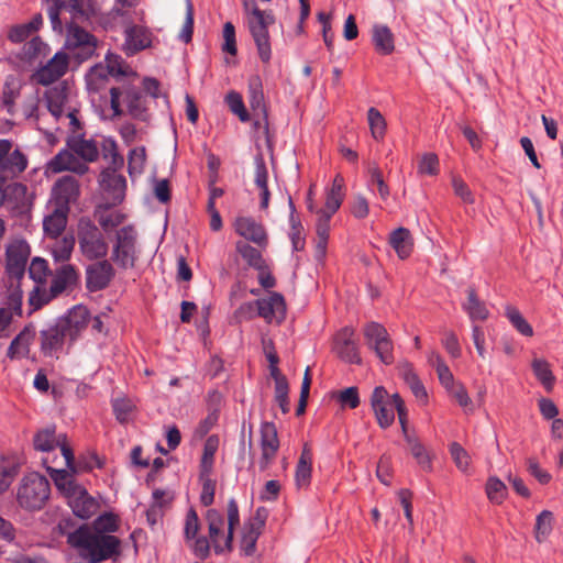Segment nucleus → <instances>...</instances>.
I'll list each match as a JSON object with an SVG mask.
<instances>
[{
    "label": "nucleus",
    "instance_id": "obj_44",
    "mask_svg": "<svg viewBox=\"0 0 563 563\" xmlns=\"http://www.w3.org/2000/svg\"><path fill=\"white\" fill-rule=\"evenodd\" d=\"M102 468L103 462L100 461L97 453H88L79 455L78 459H76L75 454L73 453V477L82 472H91L93 468Z\"/></svg>",
    "mask_w": 563,
    "mask_h": 563
},
{
    "label": "nucleus",
    "instance_id": "obj_29",
    "mask_svg": "<svg viewBox=\"0 0 563 563\" xmlns=\"http://www.w3.org/2000/svg\"><path fill=\"white\" fill-rule=\"evenodd\" d=\"M45 286L46 284H37L30 292L29 303L32 310H37L49 302L65 289L66 284H52L49 289Z\"/></svg>",
    "mask_w": 563,
    "mask_h": 563
},
{
    "label": "nucleus",
    "instance_id": "obj_22",
    "mask_svg": "<svg viewBox=\"0 0 563 563\" xmlns=\"http://www.w3.org/2000/svg\"><path fill=\"white\" fill-rule=\"evenodd\" d=\"M234 230L246 241H251L260 247L265 249L268 244L265 228L252 217H238L234 221Z\"/></svg>",
    "mask_w": 563,
    "mask_h": 563
},
{
    "label": "nucleus",
    "instance_id": "obj_32",
    "mask_svg": "<svg viewBox=\"0 0 563 563\" xmlns=\"http://www.w3.org/2000/svg\"><path fill=\"white\" fill-rule=\"evenodd\" d=\"M389 243L401 260L407 258L412 251L410 231L404 227L397 228L390 233Z\"/></svg>",
    "mask_w": 563,
    "mask_h": 563
},
{
    "label": "nucleus",
    "instance_id": "obj_23",
    "mask_svg": "<svg viewBox=\"0 0 563 563\" xmlns=\"http://www.w3.org/2000/svg\"><path fill=\"white\" fill-rule=\"evenodd\" d=\"M388 398V391L384 386H376L371 395V406L382 429L389 428L395 421L394 411L387 408Z\"/></svg>",
    "mask_w": 563,
    "mask_h": 563
},
{
    "label": "nucleus",
    "instance_id": "obj_6",
    "mask_svg": "<svg viewBox=\"0 0 563 563\" xmlns=\"http://www.w3.org/2000/svg\"><path fill=\"white\" fill-rule=\"evenodd\" d=\"M110 93V108L113 117H119L123 113L120 98L122 95L125 97L128 113L135 120L147 122L150 119L148 109L143 93L134 86L128 85L125 89L120 87H111Z\"/></svg>",
    "mask_w": 563,
    "mask_h": 563
},
{
    "label": "nucleus",
    "instance_id": "obj_17",
    "mask_svg": "<svg viewBox=\"0 0 563 563\" xmlns=\"http://www.w3.org/2000/svg\"><path fill=\"white\" fill-rule=\"evenodd\" d=\"M235 247L247 265L257 271V282H276L269 265L256 247L245 241H238Z\"/></svg>",
    "mask_w": 563,
    "mask_h": 563
},
{
    "label": "nucleus",
    "instance_id": "obj_35",
    "mask_svg": "<svg viewBox=\"0 0 563 563\" xmlns=\"http://www.w3.org/2000/svg\"><path fill=\"white\" fill-rule=\"evenodd\" d=\"M66 148L56 154L45 166V175L47 177L70 170V135L65 137Z\"/></svg>",
    "mask_w": 563,
    "mask_h": 563
},
{
    "label": "nucleus",
    "instance_id": "obj_54",
    "mask_svg": "<svg viewBox=\"0 0 563 563\" xmlns=\"http://www.w3.org/2000/svg\"><path fill=\"white\" fill-rule=\"evenodd\" d=\"M506 316L509 319L512 327L522 335L531 336L533 334L532 327L522 317L520 311L511 306H507Z\"/></svg>",
    "mask_w": 563,
    "mask_h": 563
},
{
    "label": "nucleus",
    "instance_id": "obj_15",
    "mask_svg": "<svg viewBox=\"0 0 563 563\" xmlns=\"http://www.w3.org/2000/svg\"><path fill=\"white\" fill-rule=\"evenodd\" d=\"M101 508L99 498L92 496L84 485L73 479V516L87 521Z\"/></svg>",
    "mask_w": 563,
    "mask_h": 563
},
{
    "label": "nucleus",
    "instance_id": "obj_30",
    "mask_svg": "<svg viewBox=\"0 0 563 563\" xmlns=\"http://www.w3.org/2000/svg\"><path fill=\"white\" fill-rule=\"evenodd\" d=\"M372 42L380 55H390L395 51V38L391 30L385 24L373 26Z\"/></svg>",
    "mask_w": 563,
    "mask_h": 563
},
{
    "label": "nucleus",
    "instance_id": "obj_40",
    "mask_svg": "<svg viewBox=\"0 0 563 563\" xmlns=\"http://www.w3.org/2000/svg\"><path fill=\"white\" fill-rule=\"evenodd\" d=\"M263 531L256 530L253 526H249L244 523L241 540H240V551L243 556H252L255 554L257 549V540L262 536Z\"/></svg>",
    "mask_w": 563,
    "mask_h": 563
},
{
    "label": "nucleus",
    "instance_id": "obj_1",
    "mask_svg": "<svg viewBox=\"0 0 563 563\" xmlns=\"http://www.w3.org/2000/svg\"><path fill=\"white\" fill-rule=\"evenodd\" d=\"M121 540L113 534L92 532L89 525L73 530V548L87 563H102L121 554Z\"/></svg>",
    "mask_w": 563,
    "mask_h": 563
},
{
    "label": "nucleus",
    "instance_id": "obj_42",
    "mask_svg": "<svg viewBox=\"0 0 563 563\" xmlns=\"http://www.w3.org/2000/svg\"><path fill=\"white\" fill-rule=\"evenodd\" d=\"M56 488L65 497L67 505L70 504V476L66 468L46 466Z\"/></svg>",
    "mask_w": 563,
    "mask_h": 563
},
{
    "label": "nucleus",
    "instance_id": "obj_26",
    "mask_svg": "<svg viewBox=\"0 0 563 563\" xmlns=\"http://www.w3.org/2000/svg\"><path fill=\"white\" fill-rule=\"evenodd\" d=\"M466 295V300L462 302V309L471 322L476 324L477 321H486L490 316L486 302L479 298L474 287H470Z\"/></svg>",
    "mask_w": 563,
    "mask_h": 563
},
{
    "label": "nucleus",
    "instance_id": "obj_34",
    "mask_svg": "<svg viewBox=\"0 0 563 563\" xmlns=\"http://www.w3.org/2000/svg\"><path fill=\"white\" fill-rule=\"evenodd\" d=\"M312 473L311 451L307 444L303 445L300 457L298 460L295 481L298 487L308 486L310 484Z\"/></svg>",
    "mask_w": 563,
    "mask_h": 563
},
{
    "label": "nucleus",
    "instance_id": "obj_3",
    "mask_svg": "<svg viewBox=\"0 0 563 563\" xmlns=\"http://www.w3.org/2000/svg\"><path fill=\"white\" fill-rule=\"evenodd\" d=\"M243 10L247 15V27L256 45L260 59L267 64L272 58L268 26L275 23L272 10H261L256 0H243Z\"/></svg>",
    "mask_w": 563,
    "mask_h": 563
},
{
    "label": "nucleus",
    "instance_id": "obj_16",
    "mask_svg": "<svg viewBox=\"0 0 563 563\" xmlns=\"http://www.w3.org/2000/svg\"><path fill=\"white\" fill-rule=\"evenodd\" d=\"M33 445L36 451L47 452L55 446H59L62 456L66 465L70 464V448L66 434L55 435V428H45L36 432L33 439Z\"/></svg>",
    "mask_w": 563,
    "mask_h": 563
},
{
    "label": "nucleus",
    "instance_id": "obj_48",
    "mask_svg": "<svg viewBox=\"0 0 563 563\" xmlns=\"http://www.w3.org/2000/svg\"><path fill=\"white\" fill-rule=\"evenodd\" d=\"M367 121L373 139L380 141L386 134V120L378 109L371 107L367 111Z\"/></svg>",
    "mask_w": 563,
    "mask_h": 563
},
{
    "label": "nucleus",
    "instance_id": "obj_53",
    "mask_svg": "<svg viewBox=\"0 0 563 563\" xmlns=\"http://www.w3.org/2000/svg\"><path fill=\"white\" fill-rule=\"evenodd\" d=\"M368 174H369V178H368L367 186H368L369 190H373V186L376 185L379 197L384 201L387 200L390 195V191H389L388 185L385 183V180L383 178V174H382V170L379 169V167L377 165L371 166L368 168Z\"/></svg>",
    "mask_w": 563,
    "mask_h": 563
},
{
    "label": "nucleus",
    "instance_id": "obj_4",
    "mask_svg": "<svg viewBox=\"0 0 563 563\" xmlns=\"http://www.w3.org/2000/svg\"><path fill=\"white\" fill-rule=\"evenodd\" d=\"M70 202V176L57 179L51 191L52 212L43 221L44 231L51 238H57L65 230L68 221Z\"/></svg>",
    "mask_w": 563,
    "mask_h": 563
},
{
    "label": "nucleus",
    "instance_id": "obj_11",
    "mask_svg": "<svg viewBox=\"0 0 563 563\" xmlns=\"http://www.w3.org/2000/svg\"><path fill=\"white\" fill-rule=\"evenodd\" d=\"M106 67H91L90 74L88 75L87 79V86L89 90H92L93 78L98 79L100 81V85H102L108 79L107 74L115 78L123 77L126 75V71L123 67L124 60L120 55L109 52L106 55ZM98 89L99 87H95V91L90 92L92 106H96ZM98 100L103 101L104 103H107L108 101L107 97L101 95H98Z\"/></svg>",
    "mask_w": 563,
    "mask_h": 563
},
{
    "label": "nucleus",
    "instance_id": "obj_27",
    "mask_svg": "<svg viewBox=\"0 0 563 563\" xmlns=\"http://www.w3.org/2000/svg\"><path fill=\"white\" fill-rule=\"evenodd\" d=\"M54 260V272L56 278L53 282H69L70 275V244L64 239L63 242L56 243L52 250Z\"/></svg>",
    "mask_w": 563,
    "mask_h": 563
},
{
    "label": "nucleus",
    "instance_id": "obj_9",
    "mask_svg": "<svg viewBox=\"0 0 563 563\" xmlns=\"http://www.w3.org/2000/svg\"><path fill=\"white\" fill-rule=\"evenodd\" d=\"M365 343L385 365L394 363V344L386 328L375 321L364 327Z\"/></svg>",
    "mask_w": 563,
    "mask_h": 563
},
{
    "label": "nucleus",
    "instance_id": "obj_58",
    "mask_svg": "<svg viewBox=\"0 0 563 563\" xmlns=\"http://www.w3.org/2000/svg\"><path fill=\"white\" fill-rule=\"evenodd\" d=\"M342 408L355 409L360 406L361 399L356 386L346 387L334 396Z\"/></svg>",
    "mask_w": 563,
    "mask_h": 563
},
{
    "label": "nucleus",
    "instance_id": "obj_33",
    "mask_svg": "<svg viewBox=\"0 0 563 563\" xmlns=\"http://www.w3.org/2000/svg\"><path fill=\"white\" fill-rule=\"evenodd\" d=\"M531 369L543 388L548 393H551L555 385L556 378L551 369L550 363L544 358L536 357L531 362Z\"/></svg>",
    "mask_w": 563,
    "mask_h": 563
},
{
    "label": "nucleus",
    "instance_id": "obj_47",
    "mask_svg": "<svg viewBox=\"0 0 563 563\" xmlns=\"http://www.w3.org/2000/svg\"><path fill=\"white\" fill-rule=\"evenodd\" d=\"M554 516L550 510H542L536 519L534 536L538 542L545 540L553 529Z\"/></svg>",
    "mask_w": 563,
    "mask_h": 563
},
{
    "label": "nucleus",
    "instance_id": "obj_19",
    "mask_svg": "<svg viewBox=\"0 0 563 563\" xmlns=\"http://www.w3.org/2000/svg\"><path fill=\"white\" fill-rule=\"evenodd\" d=\"M249 103L254 114L263 120L264 134L267 145L269 146V122L268 109L265 102L262 80L258 76L253 77L249 84Z\"/></svg>",
    "mask_w": 563,
    "mask_h": 563
},
{
    "label": "nucleus",
    "instance_id": "obj_31",
    "mask_svg": "<svg viewBox=\"0 0 563 563\" xmlns=\"http://www.w3.org/2000/svg\"><path fill=\"white\" fill-rule=\"evenodd\" d=\"M73 155L85 162H96L99 157L98 144L92 139H85L84 134L73 135Z\"/></svg>",
    "mask_w": 563,
    "mask_h": 563
},
{
    "label": "nucleus",
    "instance_id": "obj_12",
    "mask_svg": "<svg viewBox=\"0 0 563 563\" xmlns=\"http://www.w3.org/2000/svg\"><path fill=\"white\" fill-rule=\"evenodd\" d=\"M205 519L208 523V533L211 539L212 549L217 555H221L225 552L233 551L234 533L236 529L228 528L224 543L221 544L219 538L222 534V527L224 525V517L220 510L216 508H209L206 511Z\"/></svg>",
    "mask_w": 563,
    "mask_h": 563
},
{
    "label": "nucleus",
    "instance_id": "obj_57",
    "mask_svg": "<svg viewBox=\"0 0 563 563\" xmlns=\"http://www.w3.org/2000/svg\"><path fill=\"white\" fill-rule=\"evenodd\" d=\"M331 218L332 217L330 214H324V213L319 212L316 231H317V235L319 239L317 249H318V252H320L321 254H324V252H325V247H327V243H328V239H329Z\"/></svg>",
    "mask_w": 563,
    "mask_h": 563
},
{
    "label": "nucleus",
    "instance_id": "obj_49",
    "mask_svg": "<svg viewBox=\"0 0 563 563\" xmlns=\"http://www.w3.org/2000/svg\"><path fill=\"white\" fill-rule=\"evenodd\" d=\"M146 161V150L144 146L132 148L128 155V172L131 177L141 175Z\"/></svg>",
    "mask_w": 563,
    "mask_h": 563
},
{
    "label": "nucleus",
    "instance_id": "obj_64",
    "mask_svg": "<svg viewBox=\"0 0 563 563\" xmlns=\"http://www.w3.org/2000/svg\"><path fill=\"white\" fill-rule=\"evenodd\" d=\"M420 174L437 176L439 174V158L434 153H426L422 155L418 164Z\"/></svg>",
    "mask_w": 563,
    "mask_h": 563
},
{
    "label": "nucleus",
    "instance_id": "obj_8",
    "mask_svg": "<svg viewBox=\"0 0 563 563\" xmlns=\"http://www.w3.org/2000/svg\"><path fill=\"white\" fill-rule=\"evenodd\" d=\"M254 308H256L257 316L264 318L268 323L276 321L277 324H280L286 318V302L284 296L279 292H272L268 297L244 303L239 308L238 312L251 316Z\"/></svg>",
    "mask_w": 563,
    "mask_h": 563
},
{
    "label": "nucleus",
    "instance_id": "obj_24",
    "mask_svg": "<svg viewBox=\"0 0 563 563\" xmlns=\"http://www.w3.org/2000/svg\"><path fill=\"white\" fill-rule=\"evenodd\" d=\"M353 335V329L343 328L335 336V351L342 361L350 364H361L362 358Z\"/></svg>",
    "mask_w": 563,
    "mask_h": 563
},
{
    "label": "nucleus",
    "instance_id": "obj_14",
    "mask_svg": "<svg viewBox=\"0 0 563 563\" xmlns=\"http://www.w3.org/2000/svg\"><path fill=\"white\" fill-rule=\"evenodd\" d=\"M136 233L133 227L126 225L117 232V242L113 246L112 260L122 268H132L135 264Z\"/></svg>",
    "mask_w": 563,
    "mask_h": 563
},
{
    "label": "nucleus",
    "instance_id": "obj_41",
    "mask_svg": "<svg viewBox=\"0 0 563 563\" xmlns=\"http://www.w3.org/2000/svg\"><path fill=\"white\" fill-rule=\"evenodd\" d=\"M219 446V438L216 434L210 435L203 445V453L199 464V473L205 475L213 473L214 454Z\"/></svg>",
    "mask_w": 563,
    "mask_h": 563
},
{
    "label": "nucleus",
    "instance_id": "obj_2",
    "mask_svg": "<svg viewBox=\"0 0 563 563\" xmlns=\"http://www.w3.org/2000/svg\"><path fill=\"white\" fill-rule=\"evenodd\" d=\"M97 14L95 0H73V21L89 20ZM97 37L73 22V64L80 65L91 58L97 48Z\"/></svg>",
    "mask_w": 563,
    "mask_h": 563
},
{
    "label": "nucleus",
    "instance_id": "obj_62",
    "mask_svg": "<svg viewBox=\"0 0 563 563\" xmlns=\"http://www.w3.org/2000/svg\"><path fill=\"white\" fill-rule=\"evenodd\" d=\"M223 44L221 46L222 51L230 55H236V36H235V26L232 22H225L223 25Z\"/></svg>",
    "mask_w": 563,
    "mask_h": 563
},
{
    "label": "nucleus",
    "instance_id": "obj_46",
    "mask_svg": "<svg viewBox=\"0 0 563 563\" xmlns=\"http://www.w3.org/2000/svg\"><path fill=\"white\" fill-rule=\"evenodd\" d=\"M67 102V87L62 89L54 88L47 92V107L49 112L59 118L64 113V107Z\"/></svg>",
    "mask_w": 563,
    "mask_h": 563
},
{
    "label": "nucleus",
    "instance_id": "obj_43",
    "mask_svg": "<svg viewBox=\"0 0 563 563\" xmlns=\"http://www.w3.org/2000/svg\"><path fill=\"white\" fill-rule=\"evenodd\" d=\"M485 492L488 500L494 505H501L508 496L507 486L497 476L487 478Z\"/></svg>",
    "mask_w": 563,
    "mask_h": 563
},
{
    "label": "nucleus",
    "instance_id": "obj_59",
    "mask_svg": "<svg viewBox=\"0 0 563 563\" xmlns=\"http://www.w3.org/2000/svg\"><path fill=\"white\" fill-rule=\"evenodd\" d=\"M187 544L197 559L205 561L210 556L212 548L210 538L208 539L206 536H198L195 537V539H191Z\"/></svg>",
    "mask_w": 563,
    "mask_h": 563
},
{
    "label": "nucleus",
    "instance_id": "obj_60",
    "mask_svg": "<svg viewBox=\"0 0 563 563\" xmlns=\"http://www.w3.org/2000/svg\"><path fill=\"white\" fill-rule=\"evenodd\" d=\"M51 269L47 262L42 257H34L29 266V276L33 282H46Z\"/></svg>",
    "mask_w": 563,
    "mask_h": 563
},
{
    "label": "nucleus",
    "instance_id": "obj_56",
    "mask_svg": "<svg viewBox=\"0 0 563 563\" xmlns=\"http://www.w3.org/2000/svg\"><path fill=\"white\" fill-rule=\"evenodd\" d=\"M200 527H201V523H200L198 514L194 507H190L187 510V514L185 517V525H184V540L186 543H189V541L191 539H195V537H198Z\"/></svg>",
    "mask_w": 563,
    "mask_h": 563
},
{
    "label": "nucleus",
    "instance_id": "obj_37",
    "mask_svg": "<svg viewBox=\"0 0 563 563\" xmlns=\"http://www.w3.org/2000/svg\"><path fill=\"white\" fill-rule=\"evenodd\" d=\"M165 495H166V492L161 488H156L152 493L153 503L150 505V507L146 510V520H147V523L152 528H154L158 523V521L162 519L163 507H165L167 504H169L173 500V496L168 500L164 499Z\"/></svg>",
    "mask_w": 563,
    "mask_h": 563
},
{
    "label": "nucleus",
    "instance_id": "obj_52",
    "mask_svg": "<svg viewBox=\"0 0 563 563\" xmlns=\"http://www.w3.org/2000/svg\"><path fill=\"white\" fill-rule=\"evenodd\" d=\"M91 320V312L82 305L73 306V341H75L76 333H79L87 328Z\"/></svg>",
    "mask_w": 563,
    "mask_h": 563
},
{
    "label": "nucleus",
    "instance_id": "obj_63",
    "mask_svg": "<svg viewBox=\"0 0 563 563\" xmlns=\"http://www.w3.org/2000/svg\"><path fill=\"white\" fill-rule=\"evenodd\" d=\"M449 450L456 467L462 472H466L470 465L467 451L457 442H452Z\"/></svg>",
    "mask_w": 563,
    "mask_h": 563
},
{
    "label": "nucleus",
    "instance_id": "obj_18",
    "mask_svg": "<svg viewBox=\"0 0 563 563\" xmlns=\"http://www.w3.org/2000/svg\"><path fill=\"white\" fill-rule=\"evenodd\" d=\"M45 2L52 29L58 34H62L64 29H66L68 33L65 42V46L67 47L70 41V21L68 20V15L70 14V0H45Z\"/></svg>",
    "mask_w": 563,
    "mask_h": 563
},
{
    "label": "nucleus",
    "instance_id": "obj_21",
    "mask_svg": "<svg viewBox=\"0 0 563 563\" xmlns=\"http://www.w3.org/2000/svg\"><path fill=\"white\" fill-rule=\"evenodd\" d=\"M68 67V56L65 53H56L46 65L33 74V80L47 86L62 77Z\"/></svg>",
    "mask_w": 563,
    "mask_h": 563
},
{
    "label": "nucleus",
    "instance_id": "obj_45",
    "mask_svg": "<svg viewBox=\"0 0 563 563\" xmlns=\"http://www.w3.org/2000/svg\"><path fill=\"white\" fill-rule=\"evenodd\" d=\"M261 449L271 452H278L279 439L277 428L274 422L264 421L261 424Z\"/></svg>",
    "mask_w": 563,
    "mask_h": 563
},
{
    "label": "nucleus",
    "instance_id": "obj_20",
    "mask_svg": "<svg viewBox=\"0 0 563 563\" xmlns=\"http://www.w3.org/2000/svg\"><path fill=\"white\" fill-rule=\"evenodd\" d=\"M99 186L108 196L113 206L121 203L124 199L126 180L124 176L114 173V169L103 168L99 177Z\"/></svg>",
    "mask_w": 563,
    "mask_h": 563
},
{
    "label": "nucleus",
    "instance_id": "obj_39",
    "mask_svg": "<svg viewBox=\"0 0 563 563\" xmlns=\"http://www.w3.org/2000/svg\"><path fill=\"white\" fill-rule=\"evenodd\" d=\"M113 276L114 269L107 260L92 263L86 268V282H111Z\"/></svg>",
    "mask_w": 563,
    "mask_h": 563
},
{
    "label": "nucleus",
    "instance_id": "obj_51",
    "mask_svg": "<svg viewBox=\"0 0 563 563\" xmlns=\"http://www.w3.org/2000/svg\"><path fill=\"white\" fill-rule=\"evenodd\" d=\"M212 474L199 473V482L201 483L200 503L205 507H209L214 503L217 482L211 478Z\"/></svg>",
    "mask_w": 563,
    "mask_h": 563
},
{
    "label": "nucleus",
    "instance_id": "obj_36",
    "mask_svg": "<svg viewBox=\"0 0 563 563\" xmlns=\"http://www.w3.org/2000/svg\"><path fill=\"white\" fill-rule=\"evenodd\" d=\"M120 522L121 519L119 515L113 511H104L97 516L90 527L92 532L99 534H111L119 531Z\"/></svg>",
    "mask_w": 563,
    "mask_h": 563
},
{
    "label": "nucleus",
    "instance_id": "obj_55",
    "mask_svg": "<svg viewBox=\"0 0 563 563\" xmlns=\"http://www.w3.org/2000/svg\"><path fill=\"white\" fill-rule=\"evenodd\" d=\"M225 102L229 109L239 117L241 122H249L251 117L249 111L246 110L242 96L236 91H230L225 96Z\"/></svg>",
    "mask_w": 563,
    "mask_h": 563
},
{
    "label": "nucleus",
    "instance_id": "obj_5",
    "mask_svg": "<svg viewBox=\"0 0 563 563\" xmlns=\"http://www.w3.org/2000/svg\"><path fill=\"white\" fill-rule=\"evenodd\" d=\"M48 481L38 473L25 475L18 486L16 500L25 510H40L49 497Z\"/></svg>",
    "mask_w": 563,
    "mask_h": 563
},
{
    "label": "nucleus",
    "instance_id": "obj_25",
    "mask_svg": "<svg viewBox=\"0 0 563 563\" xmlns=\"http://www.w3.org/2000/svg\"><path fill=\"white\" fill-rule=\"evenodd\" d=\"M124 49L128 56L134 54L151 46L152 41L146 27L139 25H131L124 31Z\"/></svg>",
    "mask_w": 563,
    "mask_h": 563
},
{
    "label": "nucleus",
    "instance_id": "obj_28",
    "mask_svg": "<svg viewBox=\"0 0 563 563\" xmlns=\"http://www.w3.org/2000/svg\"><path fill=\"white\" fill-rule=\"evenodd\" d=\"M35 338L33 325H26L11 342L7 355L10 358H21L27 356L30 345Z\"/></svg>",
    "mask_w": 563,
    "mask_h": 563
},
{
    "label": "nucleus",
    "instance_id": "obj_13",
    "mask_svg": "<svg viewBox=\"0 0 563 563\" xmlns=\"http://www.w3.org/2000/svg\"><path fill=\"white\" fill-rule=\"evenodd\" d=\"M31 249L23 239H12L5 247V269L10 278L22 279Z\"/></svg>",
    "mask_w": 563,
    "mask_h": 563
},
{
    "label": "nucleus",
    "instance_id": "obj_38",
    "mask_svg": "<svg viewBox=\"0 0 563 563\" xmlns=\"http://www.w3.org/2000/svg\"><path fill=\"white\" fill-rule=\"evenodd\" d=\"M27 165L26 157L19 150L10 151L0 167V172L4 174V177H14L22 173Z\"/></svg>",
    "mask_w": 563,
    "mask_h": 563
},
{
    "label": "nucleus",
    "instance_id": "obj_50",
    "mask_svg": "<svg viewBox=\"0 0 563 563\" xmlns=\"http://www.w3.org/2000/svg\"><path fill=\"white\" fill-rule=\"evenodd\" d=\"M48 54V46L38 37H33L30 42H27L23 47V58L33 62L37 60L42 57H46Z\"/></svg>",
    "mask_w": 563,
    "mask_h": 563
},
{
    "label": "nucleus",
    "instance_id": "obj_10",
    "mask_svg": "<svg viewBox=\"0 0 563 563\" xmlns=\"http://www.w3.org/2000/svg\"><path fill=\"white\" fill-rule=\"evenodd\" d=\"M70 334V313L63 316L47 329L41 331V351L45 356H58L66 338Z\"/></svg>",
    "mask_w": 563,
    "mask_h": 563
},
{
    "label": "nucleus",
    "instance_id": "obj_7",
    "mask_svg": "<svg viewBox=\"0 0 563 563\" xmlns=\"http://www.w3.org/2000/svg\"><path fill=\"white\" fill-rule=\"evenodd\" d=\"M78 243L81 253L89 260L107 255L108 244L98 227L87 217L78 221Z\"/></svg>",
    "mask_w": 563,
    "mask_h": 563
},
{
    "label": "nucleus",
    "instance_id": "obj_61",
    "mask_svg": "<svg viewBox=\"0 0 563 563\" xmlns=\"http://www.w3.org/2000/svg\"><path fill=\"white\" fill-rule=\"evenodd\" d=\"M194 25H195V13L194 5L190 0L186 2V16L183 29L178 35V40L188 44L192 40L194 34Z\"/></svg>",
    "mask_w": 563,
    "mask_h": 563
}]
</instances>
